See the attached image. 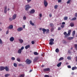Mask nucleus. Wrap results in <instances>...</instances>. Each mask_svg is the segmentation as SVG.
Instances as JSON below:
<instances>
[{
	"label": "nucleus",
	"mask_w": 77,
	"mask_h": 77,
	"mask_svg": "<svg viewBox=\"0 0 77 77\" xmlns=\"http://www.w3.org/2000/svg\"><path fill=\"white\" fill-rule=\"evenodd\" d=\"M26 64H28V65H29L32 63V61L29 59H27L26 61Z\"/></svg>",
	"instance_id": "f257e3e1"
},
{
	"label": "nucleus",
	"mask_w": 77,
	"mask_h": 77,
	"mask_svg": "<svg viewBox=\"0 0 77 77\" xmlns=\"http://www.w3.org/2000/svg\"><path fill=\"white\" fill-rule=\"evenodd\" d=\"M26 8V11H28L30 8H31V7L29 6V5H27L25 6Z\"/></svg>",
	"instance_id": "f03ea898"
},
{
	"label": "nucleus",
	"mask_w": 77,
	"mask_h": 77,
	"mask_svg": "<svg viewBox=\"0 0 77 77\" xmlns=\"http://www.w3.org/2000/svg\"><path fill=\"white\" fill-rule=\"evenodd\" d=\"M44 4L45 7H47L48 5V2H47V0H44Z\"/></svg>",
	"instance_id": "7ed1b4c3"
},
{
	"label": "nucleus",
	"mask_w": 77,
	"mask_h": 77,
	"mask_svg": "<svg viewBox=\"0 0 77 77\" xmlns=\"http://www.w3.org/2000/svg\"><path fill=\"white\" fill-rule=\"evenodd\" d=\"M13 27V25H11L9 26L8 27H7V29H12Z\"/></svg>",
	"instance_id": "20e7f679"
},
{
	"label": "nucleus",
	"mask_w": 77,
	"mask_h": 77,
	"mask_svg": "<svg viewBox=\"0 0 77 77\" xmlns=\"http://www.w3.org/2000/svg\"><path fill=\"white\" fill-rule=\"evenodd\" d=\"M35 12V10L34 9L31 10L29 12V13L30 14H34Z\"/></svg>",
	"instance_id": "39448f33"
},
{
	"label": "nucleus",
	"mask_w": 77,
	"mask_h": 77,
	"mask_svg": "<svg viewBox=\"0 0 77 77\" xmlns=\"http://www.w3.org/2000/svg\"><path fill=\"white\" fill-rule=\"evenodd\" d=\"M39 57H37L35 58L33 60V62H36L38 59H39Z\"/></svg>",
	"instance_id": "423d86ee"
},
{
	"label": "nucleus",
	"mask_w": 77,
	"mask_h": 77,
	"mask_svg": "<svg viewBox=\"0 0 77 77\" xmlns=\"http://www.w3.org/2000/svg\"><path fill=\"white\" fill-rule=\"evenodd\" d=\"M4 12L5 14H6L7 12V6H5L4 7Z\"/></svg>",
	"instance_id": "0eeeda50"
},
{
	"label": "nucleus",
	"mask_w": 77,
	"mask_h": 77,
	"mask_svg": "<svg viewBox=\"0 0 77 77\" xmlns=\"http://www.w3.org/2000/svg\"><path fill=\"white\" fill-rule=\"evenodd\" d=\"M71 30H69L68 31V33H67V34L66 35V36H69L71 35Z\"/></svg>",
	"instance_id": "6e6552de"
},
{
	"label": "nucleus",
	"mask_w": 77,
	"mask_h": 77,
	"mask_svg": "<svg viewBox=\"0 0 77 77\" xmlns=\"http://www.w3.org/2000/svg\"><path fill=\"white\" fill-rule=\"evenodd\" d=\"M63 34L64 35H65V36H64V38H68V35L67 36L66 35L67 34V33L66 32H65L64 33H63Z\"/></svg>",
	"instance_id": "1a4fd4ad"
},
{
	"label": "nucleus",
	"mask_w": 77,
	"mask_h": 77,
	"mask_svg": "<svg viewBox=\"0 0 77 77\" xmlns=\"http://www.w3.org/2000/svg\"><path fill=\"white\" fill-rule=\"evenodd\" d=\"M16 17H17V14H14L13 16L12 19L15 20L16 18Z\"/></svg>",
	"instance_id": "9d476101"
},
{
	"label": "nucleus",
	"mask_w": 77,
	"mask_h": 77,
	"mask_svg": "<svg viewBox=\"0 0 77 77\" xmlns=\"http://www.w3.org/2000/svg\"><path fill=\"white\" fill-rule=\"evenodd\" d=\"M23 28L20 27L18 28L17 29V31L18 32H20V31L23 30Z\"/></svg>",
	"instance_id": "9b49d317"
},
{
	"label": "nucleus",
	"mask_w": 77,
	"mask_h": 77,
	"mask_svg": "<svg viewBox=\"0 0 77 77\" xmlns=\"http://www.w3.org/2000/svg\"><path fill=\"white\" fill-rule=\"evenodd\" d=\"M50 69L49 68H47L46 69H43L44 71H45V72L49 71H50Z\"/></svg>",
	"instance_id": "f8f14e48"
},
{
	"label": "nucleus",
	"mask_w": 77,
	"mask_h": 77,
	"mask_svg": "<svg viewBox=\"0 0 77 77\" xmlns=\"http://www.w3.org/2000/svg\"><path fill=\"white\" fill-rule=\"evenodd\" d=\"M10 40L11 42H13L14 41V38L13 37H12L10 38Z\"/></svg>",
	"instance_id": "ddd939ff"
},
{
	"label": "nucleus",
	"mask_w": 77,
	"mask_h": 77,
	"mask_svg": "<svg viewBox=\"0 0 77 77\" xmlns=\"http://www.w3.org/2000/svg\"><path fill=\"white\" fill-rule=\"evenodd\" d=\"M5 69V67L2 66L0 67V71H3Z\"/></svg>",
	"instance_id": "4468645a"
},
{
	"label": "nucleus",
	"mask_w": 77,
	"mask_h": 77,
	"mask_svg": "<svg viewBox=\"0 0 77 77\" xmlns=\"http://www.w3.org/2000/svg\"><path fill=\"white\" fill-rule=\"evenodd\" d=\"M5 70L6 71H9V70L8 67L7 66H6L5 67Z\"/></svg>",
	"instance_id": "2eb2a0df"
},
{
	"label": "nucleus",
	"mask_w": 77,
	"mask_h": 77,
	"mask_svg": "<svg viewBox=\"0 0 77 77\" xmlns=\"http://www.w3.org/2000/svg\"><path fill=\"white\" fill-rule=\"evenodd\" d=\"M73 38H73L72 37H68V38H67V40H71L72 39H73Z\"/></svg>",
	"instance_id": "dca6fc26"
},
{
	"label": "nucleus",
	"mask_w": 77,
	"mask_h": 77,
	"mask_svg": "<svg viewBox=\"0 0 77 77\" xmlns=\"http://www.w3.org/2000/svg\"><path fill=\"white\" fill-rule=\"evenodd\" d=\"M61 64H62V62H60L58 64H57V66H58V67H60V66H61Z\"/></svg>",
	"instance_id": "f3484780"
},
{
	"label": "nucleus",
	"mask_w": 77,
	"mask_h": 77,
	"mask_svg": "<svg viewBox=\"0 0 77 77\" xmlns=\"http://www.w3.org/2000/svg\"><path fill=\"white\" fill-rule=\"evenodd\" d=\"M19 41L20 43H21V44L24 42V41L22 39H19Z\"/></svg>",
	"instance_id": "a211bd4d"
},
{
	"label": "nucleus",
	"mask_w": 77,
	"mask_h": 77,
	"mask_svg": "<svg viewBox=\"0 0 77 77\" xmlns=\"http://www.w3.org/2000/svg\"><path fill=\"white\" fill-rule=\"evenodd\" d=\"M30 47V45H28L26 46L25 47V48L26 49H28V48H29Z\"/></svg>",
	"instance_id": "6ab92c4d"
},
{
	"label": "nucleus",
	"mask_w": 77,
	"mask_h": 77,
	"mask_svg": "<svg viewBox=\"0 0 77 77\" xmlns=\"http://www.w3.org/2000/svg\"><path fill=\"white\" fill-rule=\"evenodd\" d=\"M21 52H22V51L21 50V49H20L18 51V53L19 54L21 53Z\"/></svg>",
	"instance_id": "aec40b11"
},
{
	"label": "nucleus",
	"mask_w": 77,
	"mask_h": 77,
	"mask_svg": "<svg viewBox=\"0 0 77 77\" xmlns=\"http://www.w3.org/2000/svg\"><path fill=\"white\" fill-rule=\"evenodd\" d=\"M11 75L9 74H6L5 75V77H9V76H10Z\"/></svg>",
	"instance_id": "412c9836"
},
{
	"label": "nucleus",
	"mask_w": 77,
	"mask_h": 77,
	"mask_svg": "<svg viewBox=\"0 0 77 77\" xmlns=\"http://www.w3.org/2000/svg\"><path fill=\"white\" fill-rule=\"evenodd\" d=\"M77 67H73L72 68V70H74L75 69H77Z\"/></svg>",
	"instance_id": "4be33fe9"
},
{
	"label": "nucleus",
	"mask_w": 77,
	"mask_h": 77,
	"mask_svg": "<svg viewBox=\"0 0 77 77\" xmlns=\"http://www.w3.org/2000/svg\"><path fill=\"white\" fill-rule=\"evenodd\" d=\"M54 40L53 38H51L50 39V42H54Z\"/></svg>",
	"instance_id": "5701e85b"
},
{
	"label": "nucleus",
	"mask_w": 77,
	"mask_h": 77,
	"mask_svg": "<svg viewBox=\"0 0 77 77\" xmlns=\"http://www.w3.org/2000/svg\"><path fill=\"white\" fill-rule=\"evenodd\" d=\"M30 23L31 25H32V26H34V23H32V20L30 21Z\"/></svg>",
	"instance_id": "b1692460"
},
{
	"label": "nucleus",
	"mask_w": 77,
	"mask_h": 77,
	"mask_svg": "<svg viewBox=\"0 0 77 77\" xmlns=\"http://www.w3.org/2000/svg\"><path fill=\"white\" fill-rule=\"evenodd\" d=\"M55 51L56 53H59V50L58 48L56 49L55 50Z\"/></svg>",
	"instance_id": "393cba45"
},
{
	"label": "nucleus",
	"mask_w": 77,
	"mask_h": 77,
	"mask_svg": "<svg viewBox=\"0 0 77 77\" xmlns=\"http://www.w3.org/2000/svg\"><path fill=\"white\" fill-rule=\"evenodd\" d=\"M49 45H53V44H54V43L53 42H50L49 43Z\"/></svg>",
	"instance_id": "a878e982"
},
{
	"label": "nucleus",
	"mask_w": 77,
	"mask_h": 77,
	"mask_svg": "<svg viewBox=\"0 0 77 77\" xmlns=\"http://www.w3.org/2000/svg\"><path fill=\"white\" fill-rule=\"evenodd\" d=\"M34 55H38L39 54V53H37L36 52H35L34 53Z\"/></svg>",
	"instance_id": "bb28decb"
},
{
	"label": "nucleus",
	"mask_w": 77,
	"mask_h": 77,
	"mask_svg": "<svg viewBox=\"0 0 77 77\" xmlns=\"http://www.w3.org/2000/svg\"><path fill=\"white\" fill-rule=\"evenodd\" d=\"M63 60V57H60L59 60V61H60V60Z\"/></svg>",
	"instance_id": "cd10ccee"
},
{
	"label": "nucleus",
	"mask_w": 77,
	"mask_h": 77,
	"mask_svg": "<svg viewBox=\"0 0 77 77\" xmlns=\"http://www.w3.org/2000/svg\"><path fill=\"white\" fill-rule=\"evenodd\" d=\"M75 30H74V31H73L72 32L73 36H74V35H75Z\"/></svg>",
	"instance_id": "c85d7f7f"
},
{
	"label": "nucleus",
	"mask_w": 77,
	"mask_h": 77,
	"mask_svg": "<svg viewBox=\"0 0 77 77\" xmlns=\"http://www.w3.org/2000/svg\"><path fill=\"white\" fill-rule=\"evenodd\" d=\"M57 8H58V5H56L54 6V9H57Z\"/></svg>",
	"instance_id": "c756f323"
},
{
	"label": "nucleus",
	"mask_w": 77,
	"mask_h": 77,
	"mask_svg": "<svg viewBox=\"0 0 77 77\" xmlns=\"http://www.w3.org/2000/svg\"><path fill=\"white\" fill-rule=\"evenodd\" d=\"M71 0H69L67 2V4H69L70 3H71Z\"/></svg>",
	"instance_id": "7c9ffc66"
},
{
	"label": "nucleus",
	"mask_w": 77,
	"mask_h": 77,
	"mask_svg": "<svg viewBox=\"0 0 77 77\" xmlns=\"http://www.w3.org/2000/svg\"><path fill=\"white\" fill-rule=\"evenodd\" d=\"M70 26L71 27H73L74 26V23H71L70 24Z\"/></svg>",
	"instance_id": "2f4dec72"
},
{
	"label": "nucleus",
	"mask_w": 77,
	"mask_h": 77,
	"mask_svg": "<svg viewBox=\"0 0 77 77\" xmlns=\"http://www.w3.org/2000/svg\"><path fill=\"white\" fill-rule=\"evenodd\" d=\"M68 20V17H64V20Z\"/></svg>",
	"instance_id": "473e14b6"
},
{
	"label": "nucleus",
	"mask_w": 77,
	"mask_h": 77,
	"mask_svg": "<svg viewBox=\"0 0 77 77\" xmlns=\"http://www.w3.org/2000/svg\"><path fill=\"white\" fill-rule=\"evenodd\" d=\"M77 19L76 17H73L72 19H71V21H73L74 20H75Z\"/></svg>",
	"instance_id": "72a5a7b5"
},
{
	"label": "nucleus",
	"mask_w": 77,
	"mask_h": 77,
	"mask_svg": "<svg viewBox=\"0 0 77 77\" xmlns=\"http://www.w3.org/2000/svg\"><path fill=\"white\" fill-rule=\"evenodd\" d=\"M24 77V74H21L19 76V77Z\"/></svg>",
	"instance_id": "f704fd0d"
},
{
	"label": "nucleus",
	"mask_w": 77,
	"mask_h": 77,
	"mask_svg": "<svg viewBox=\"0 0 77 77\" xmlns=\"http://www.w3.org/2000/svg\"><path fill=\"white\" fill-rule=\"evenodd\" d=\"M17 60L18 61V62H20L21 60H20V58H17Z\"/></svg>",
	"instance_id": "c9c22d12"
},
{
	"label": "nucleus",
	"mask_w": 77,
	"mask_h": 77,
	"mask_svg": "<svg viewBox=\"0 0 77 77\" xmlns=\"http://www.w3.org/2000/svg\"><path fill=\"white\" fill-rule=\"evenodd\" d=\"M48 32H49V29H46V33H48Z\"/></svg>",
	"instance_id": "e433bc0d"
},
{
	"label": "nucleus",
	"mask_w": 77,
	"mask_h": 77,
	"mask_svg": "<svg viewBox=\"0 0 77 77\" xmlns=\"http://www.w3.org/2000/svg\"><path fill=\"white\" fill-rule=\"evenodd\" d=\"M75 47V48L76 50H77V44H75L74 45Z\"/></svg>",
	"instance_id": "4c0bfd02"
},
{
	"label": "nucleus",
	"mask_w": 77,
	"mask_h": 77,
	"mask_svg": "<svg viewBox=\"0 0 77 77\" xmlns=\"http://www.w3.org/2000/svg\"><path fill=\"white\" fill-rule=\"evenodd\" d=\"M14 66L15 67H17V64L15 63H14Z\"/></svg>",
	"instance_id": "58836bf2"
},
{
	"label": "nucleus",
	"mask_w": 77,
	"mask_h": 77,
	"mask_svg": "<svg viewBox=\"0 0 77 77\" xmlns=\"http://www.w3.org/2000/svg\"><path fill=\"white\" fill-rule=\"evenodd\" d=\"M67 59H68V60H71V58L70 57V56H68L67 57Z\"/></svg>",
	"instance_id": "ea45409f"
},
{
	"label": "nucleus",
	"mask_w": 77,
	"mask_h": 77,
	"mask_svg": "<svg viewBox=\"0 0 77 77\" xmlns=\"http://www.w3.org/2000/svg\"><path fill=\"white\" fill-rule=\"evenodd\" d=\"M11 59L12 60H15V57H12Z\"/></svg>",
	"instance_id": "a19ab883"
},
{
	"label": "nucleus",
	"mask_w": 77,
	"mask_h": 77,
	"mask_svg": "<svg viewBox=\"0 0 77 77\" xmlns=\"http://www.w3.org/2000/svg\"><path fill=\"white\" fill-rule=\"evenodd\" d=\"M3 44V42H2V40L1 39H0V44Z\"/></svg>",
	"instance_id": "79ce46f5"
},
{
	"label": "nucleus",
	"mask_w": 77,
	"mask_h": 77,
	"mask_svg": "<svg viewBox=\"0 0 77 77\" xmlns=\"http://www.w3.org/2000/svg\"><path fill=\"white\" fill-rule=\"evenodd\" d=\"M9 20L10 21H12V20H13L12 18L10 17L9 18Z\"/></svg>",
	"instance_id": "37998d69"
},
{
	"label": "nucleus",
	"mask_w": 77,
	"mask_h": 77,
	"mask_svg": "<svg viewBox=\"0 0 77 77\" xmlns=\"http://www.w3.org/2000/svg\"><path fill=\"white\" fill-rule=\"evenodd\" d=\"M43 32H46V29L45 28H43L42 29Z\"/></svg>",
	"instance_id": "c03bdc74"
},
{
	"label": "nucleus",
	"mask_w": 77,
	"mask_h": 77,
	"mask_svg": "<svg viewBox=\"0 0 77 77\" xmlns=\"http://www.w3.org/2000/svg\"><path fill=\"white\" fill-rule=\"evenodd\" d=\"M63 44H66V42L65 41L63 40Z\"/></svg>",
	"instance_id": "a18cd8bd"
},
{
	"label": "nucleus",
	"mask_w": 77,
	"mask_h": 77,
	"mask_svg": "<svg viewBox=\"0 0 77 77\" xmlns=\"http://www.w3.org/2000/svg\"><path fill=\"white\" fill-rule=\"evenodd\" d=\"M50 25L51 27H53L54 25L53 24V23H50Z\"/></svg>",
	"instance_id": "49530a36"
},
{
	"label": "nucleus",
	"mask_w": 77,
	"mask_h": 77,
	"mask_svg": "<svg viewBox=\"0 0 77 77\" xmlns=\"http://www.w3.org/2000/svg\"><path fill=\"white\" fill-rule=\"evenodd\" d=\"M64 27L65 26L63 25H62L61 26V28H64Z\"/></svg>",
	"instance_id": "de8ad7c7"
},
{
	"label": "nucleus",
	"mask_w": 77,
	"mask_h": 77,
	"mask_svg": "<svg viewBox=\"0 0 77 77\" xmlns=\"http://www.w3.org/2000/svg\"><path fill=\"white\" fill-rule=\"evenodd\" d=\"M23 20H26V16H24L23 17Z\"/></svg>",
	"instance_id": "09e8293b"
},
{
	"label": "nucleus",
	"mask_w": 77,
	"mask_h": 77,
	"mask_svg": "<svg viewBox=\"0 0 77 77\" xmlns=\"http://www.w3.org/2000/svg\"><path fill=\"white\" fill-rule=\"evenodd\" d=\"M53 30H54V28H52L51 29V32H52L53 31Z\"/></svg>",
	"instance_id": "8fccbe9b"
},
{
	"label": "nucleus",
	"mask_w": 77,
	"mask_h": 77,
	"mask_svg": "<svg viewBox=\"0 0 77 77\" xmlns=\"http://www.w3.org/2000/svg\"><path fill=\"white\" fill-rule=\"evenodd\" d=\"M39 15L40 17H42V14H39Z\"/></svg>",
	"instance_id": "3c124183"
},
{
	"label": "nucleus",
	"mask_w": 77,
	"mask_h": 77,
	"mask_svg": "<svg viewBox=\"0 0 77 77\" xmlns=\"http://www.w3.org/2000/svg\"><path fill=\"white\" fill-rule=\"evenodd\" d=\"M58 3H60L62 2V0H58Z\"/></svg>",
	"instance_id": "603ef678"
},
{
	"label": "nucleus",
	"mask_w": 77,
	"mask_h": 77,
	"mask_svg": "<svg viewBox=\"0 0 77 77\" xmlns=\"http://www.w3.org/2000/svg\"><path fill=\"white\" fill-rule=\"evenodd\" d=\"M9 33V30H7L6 32V35H8Z\"/></svg>",
	"instance_id": "864d4df0"
},
{
	"label": "nucleus",
	"mask_w": 77,
	"mask_h": 77,
	"mask_svg": "<svg viewBox=\"0 0 77 77\" xmlns=\"http://www.w3.org/2000/svg\"><path fill=\"white\" fill-rule=\"evenodd\" d=\"M24 47L23 46H22L20 49H21V50H23V49H24Z\"/></svg>",
	"instance_id": "5fc2aeb1"
},
{
	"label": "nucleus",
	"mask_w": 77,
	"mask_h": 77,
	"mask_svg": "<svg viewBox=\"0 0 77 77\" xmlns=\"http://www.w3.org/2000/svg\"><path fill=\"white\" fill-rule=\"evenodd\" d=\"M61 29V28L60 27H58V30H60Z\"/></svg>",
	"instance_id": "6e6d98bb"
},
{
	"label": "nucleus",
	"mask_w": 77,
	"mask_h": 77,
	"mask_svg": "<svg viewBox=\"0 0 77 77\" xmlns=\"http://www.w3.org/2000/svg\"><path fill=\"white\" fill-rule=\"evenodd\" d=\"M31 43H32V44H35V42H34V41H32L31 42Z\"/></svg>",
	"instance_id": "4d7b16f0"
},
{
	"label": "nucleus",
	"mask_w": 77,
	"mask_h": 77,
	"mask_svg": "<svg viewBox=\"0 0 77 77\" xmlns=\"http://www.w3.org/2000/svg\"><path fill=\"white\" fill-rule=\"evenodd\" d=\"M45 77H50V76L48 75H45Z\"/></svg>",
	"instance_id": "13d9d810"
},
{
	"label": "nucleus",
	"mask_w": 77,
	"mask_h": 77,
	"mask_svg": "<svg viewBox=\"0 0 77 77\" xmlns=\"http://www.w3.org/2000/svg\"><path fill=\"white\" fill-rule=\"evenodd\" d=\"M67 67H68V68H71V66L69 65L67 66Z\"/></svg>",
	"instance_id": "bf43d9fd"
},
{
	"label": "nucleus",
	"mask_w": 77,
	"mask_h": 77,
	"mask_svg": "<svg viewBox=\"0 0 77 77\" xmlns=\"http://www.w3.org/2000/svg\"><path fill=\"white\" fill-rule=\"evenodd\" d=\"M19 66H22V64H18Z\"/></svg>",
	"instance_id": "052dcab7"
},
{
	"label": "nucleus",
	"mask_w": 77,
	"mask_h": 77,
	"mask_svg": "<svg viewBox=\"0 0 77 77\" xmlns=\"http://www.w3.org/2000/svg\"><path fill=\"white\" fill-rule=\"evenodd\" d=\"M75 17H77V13H75Z\"/></svg>",
	"instance_id": "680f3d73"
},
{
	"label": "nucleus",
	"mask_w": 77,
	"mask_h": 77,
	"mask_svg": "<svg viewBox=\"0 0 77 77\" xmlns=\"http://www.w3.org/2000/svg\"><path fill=\"white\" fill-rule=\"evenodd\" d=\"M28 2H31V1L32 0H27Z\"/></svg>",
	"instance_id": "e2e57ef3"
},
{
	"label": "nucleus",
	"mask_w": 77,
	"mask_h": 77,
	"mask_svg": "<svg viewBox=\"0 0 77 77\" xmlns=\"http://www.w3.org/2000/svg\"><path fill=\"white\" fill-rule=\"evenodd\" d=\"M25 26H26L25 25H24L23 26V29H25Z\"/></svg>",
	"instance_id": "0e129e2a"
},
{
	"label": "nucleus",
	"mask_w": 77,
	"mask_h": 77,
	"mask_svg": "<svg viewBox=\"0 0 77 77\" xmlns=\"http://www.w3.org/2000/svg\"><path fill=\"white\" fill-rule=\"evenodd\" d=\"M62 24H65V22H63L62 23Z\"/></svg>",
	"instance_id": "69168bd1"
},
{
	"label": "nucleus",
	"mask_w": 77,
	"mask_h": 77,
	"mask_svg": "<svg viewBox=\"0 0 77 77\" xmlns=\"http://www.w3.org/2000/svg\"><path fill=\"white\" fill-rule=\"evenodd\" d=\"M49 16L50 17H52V15L51 14H49Z\"/></svg>",
	"instance_id": "338daca9"
},
{
	"label": "nucleus",
	"mask_w": 77,
	"mask_h": 77,
	"mask_svg": "<svg viewBox=\"0 0 77 77\" xmlns=\"http://www.w3.org/2000/svg\"><path fill=\"white\" fill-rule=\"evenodd\" d=\"M42 28H39V30H42Z\"/></svg>",
	"instance_id": "774afa93"
}]
</instances>
